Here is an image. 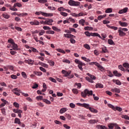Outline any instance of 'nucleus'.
I'll return each instance as SVG.
<instances>
[{"mask_svg": "<svg viewBox=\"0 0 129 129\" xmlns=\"http://www.w3.org/2000/svg\"><path fill=\"white\" fill-rule=\"evenodd\" d=\"M87 94L88 95V96L89 95H93V98L95 97V94H93V92L92 91H89L88 89H85L84 92H81V95L82 97H83L84 98L87 96Z\"/></svg>", "mask_w": 129, "mask_h": 129, "instance_id": "f257e3e1", "label": "nucleus"}, {"mask_svg": "<svg viewBox=\"0 0 129 129\" xmlns=\"http://www.w3.org/2000/svg\"><path fill=\"white\" fill-rule=\"evenodd\" d=\"M75 62L76 63V64H78V67L79 69H80L81 71H83V68H82V67L85 66L86 64L78 59H76L75 60Z\"/></svg>", "mask_w": 129, "mask_h": 129, "instance_id": "f03ea898", "label": "nucleus"}, {"mask_svg": "<svg viewBox=\"0 0 129 129\" xmlns=\"http://www.w3.org/2000/svg\"><path fill=\"white\" fill-rule=\"evenodd\" d=\"M68 5L71 7H79V6H80V2H76L73 0H70L68 2Z\"/></svg>", "mask_w": 129, "mask_h": 129, "instance_id": "7ed1b4c3", "label": "nucleus"}, {"mask_svg": "<svg viewBox=\"0 0 129 129\" xmlns=\"http://www.w3.org/2000/svg\"><path fill=\"white\" fill-rule=\"evenodd\" d=\"M35 14L37 16H40V15H42V16H43L44 17H53V14L52 13H46L41 11L36 12Z\"/></svg>", "mask_w": 129, "mask_h": 129, "instance_id": "20e7f679", "label": "nucleus"}, {"mask_svg": "<svg viewBox=\"0 0 129 129\" xmlns=\"http://www.w3.org/2000/svg\"><path fill=\"white\" fill-rule=\"evenodd\" d=\"M13 112H15V113H18V116L22 117L21 113H23V111H22V110L14 109Z\"/></svg>", "mask_w": 129, "mask_h": 129, "instance_id": "39448f33", "label": "nucleus"}, {"mask_svg": "<svg viewBox=\"0 0 129 129\" xmlns=\"http://www.w3.org/2000/svg\"><path fill=\"white\" fill-rule=\"evenodd\" d=\"M61 73L62 74H64V77H68L70 74H71V71H69L68 72L65 71V70H62L61 71Z\"/></svg>", "mask_w": 129, "mask_h": 129, "instance_id": "423d86ee", "label": "nucleus"}, {"mask_svg": "<svg viewBox=\"0 0 129 129\" xmlns=\"http://www.w3.org/2000/svg\"><path fill=\"white\" fill-rule=\"evenodd\" d=\"M78 105L82 107H85V108H87V109H89V108L90 107H89V104L86 103H78Z\"/></svg>", "mask_w": 129, "mask_h": 129, "instance_id": "0eeeda50", "label": "nucleus"}, {"mask_svg": "<svg viewBox=\"0 0 129 129\" xmlns=\"http://www.w3.org/2000/svg\"><path fill=\"white\" fill-rule=\"evenodd\" d=\"M118 33H119V36H120V37H123V36H125V33L121 31V27L119 28Z\"/></svg>", "mask_w": 129, "mask_h": 129, "instance_id": "6e6552de", "label": "nucleus"}, {"mask_svg": "<svg viewBox=\"0 0 129 129\" xmlns=\"http://www.w3.org/2000/svg\"><path fill=\"white\" fill-rule=\"evenodd\" d=\"M127 10H128V9L127 7H126L121 10H119V11L118 12V14H125V13L127 12Z\"/></svg>", "mask_w": 129, "mask_h": 129, "instance_id": "1a4fd4ad", "label": "nucleus"}, {"mask_svg": "<svg viewBox=\"0 0 129 129\" xmlns=\"http://www.w3.org/2000/svg\"><path fill=\"white\" fill-rule=\"evenodd\" d=\"M118 24L121 26V27H127L128 24L126 22H121V21H118Z\"/></svg>", "mask_w": 129, "mask_h": 129, "instance_id": "9d476101", "label": "nucleus"}, {"mask_svg": "<svg viewBox=\"0 0 129 129\" xmlns=\"http://www.w3.org/2000/svg\"><path fill=\"white\" fill-rule=\"evenodd\" d=\"M1 101H3V103H2L1 105H0V108H1V107H4V106H5V105H6V104H7V102H8L7 101V100H5L3 98L1 99Z\"/></svg>", "mask_w": 129, "mask_h": 129, "instance_id": "9b49d317", "label": "nucleus"}, {"mask_svg": "<svg viewBox=\"0 0 129 129\" xmlns=\"http://www.w3.org/2000/svg\"><path fill=\"white\" fill-rule=\"evenodd\" d=\"M111 91H112V92H115L116 93H120V89L117 88H114L113 89H112L111 90Z\"/></svg>", "mask_w": 129, "mask_h": 129, "instance_id": "f8f14e48", "label": "nucleus"}, {"mask_svg": "<svg viewBox=\"0 0 129 129\" xmlns=\"http://www.w3.org/2000/svg\"><path fill=\"white\" fill-rule=\"evenodd\" d=\"M91 36L92 37H99L100 39H102V40H103V39H102V37H101L100 35H99V34L97 33H91Z\"/></svg>", "mask_w": 129, "mask_h": 129, "instance_id": "ddd939ff", "label": "nucleus"}, {"mask_svg": "<svg viewBox=\"0 0 129 129\" xmlns=\"http://www.w3.org/2000/svg\"><path fill=\"white\" fill-rule=\"evenodd\" d=\"M98 122V120L97 119H91L89 120V123L90 124H94V123H96Z\"/></svg>", "mask_w": 129, "mask_h": 129, "instance_id": "4468645a", "label": "nucleus"}, {"mask_svg": "<svg viewBox=\"0 0 129 129\" xmlns=\"http://www.w3.org/2000/svg\"><path fill=\"white\" fill-rule=\"evenodd\" d=\"M113 74L114 75V76H116V77H120L121 76V74L119 73L117 71H114L113 72Z\"/></svg>", "mask_w": 129, "mask_h": 129, "instance_id": "2eb2a0df", "label": "nucleus"}, {"mask_svg": "<svg viewBox=\"0 0 129 129\" xmlns=\"http://www.w3.org/2000/svg\"><path fill=\"white\" fill-rule=\"evenodd\" d=\"M89 109L90 110V111H91V112H94V113H97V112H98V111L97 110L93 108V107H90L89 108Z\"/></svg>", "mask_w": 129, "mask_h": 129, "instance_id": "dca6fc26", "label": "nucleus"}, {"mask_svg": "<svg viewBox=\"0 0 129 129\" xmlns=\"http://www.w3.org/2000/svg\"><path fill=\"white\" fill-rule=\"evenodd\" d=\"M113 82L114 83H115L117 85H121V82H120V81H119L118 80H112Z\"/></svg>", "mask_w": 129, "mask_h": 129, "instance_id": "f3484780", "label": "nucleus"}, {"mask_svg": "<svg viewBox=\"0 0 129 129\" xmlns=\"http://www.w3.org/2000/svg\"><path fill=\"white\" fill-rule=\"evenodd\" d=\"M68 110L67 108H62L59 110V113L61 114L66 112V111Z\"/></svg>", "mask_w": 129, "mask_h": 129, "instance_id": "a211bd4d", "label": "nucleus"}, {"mask_svg": "<svg viewBox=\"0 0 129 129\" xmlns=\"http://www.w3.org/2000/svg\"><path fill=\"white\" fill-rule=\"evenodd\" d=\"M25 62H26V63H28V64H31V65H33L34 64V60L31 59L28 60H25Z\"/></svg>", "mask_w": 129, "mask_h": 129, "instance_id": "6ab92c4d", "label": "nucleus"}, {"mask_svg": "<svg viewBox=\"0 0 129 129\" xmlns=\"http://www.w3.org/2000/svg\"><path fill=\"white\" fill-rule=\"evenodd\" d=\"M106 26L107 27V28H110V29H112L113 30H114V31H116V30H117V27H115V26H110V25L107 24Z\"/></svg>", "mask_w": 129, "mask_h": 129, "instance_id": "aec40b11", "label": "nucleus"}, {"mask_svg": "<svg viewBox=\"0 0 129 129\" xmlns=\"http://www.w3.org/2000/svg\"><path fill=\"white\" fill-rule=\"evenodd\" d=\"M38 64H39V65H41V66L44 67L45 68H48V64H47L46 63H44L41 61H39Z\"/></svg>", "mask_w": 129, "mask_h": 129, "instance_id": "412c9836", "label": "nucleus"}, {"mask_svg": "<svg viewBox=\"0 0 129 129\" xmlns=\"http://www.w3.org/2000/svg\"><path fill=\"white\" fill-rule=\"evenodd\" d=\"M87 75H88V76H89V78L93 80H95V79H96V77L95 76L91 75L89 73H87Z\"/></svg>", "mask_w": 129, "mask_h": 129, "instance_id": "4be33fe9", "label": "nucleus"}, {"mask_svg": "<svg viewBox=\"0 0 129 129\" xmlns=\"http://www.w3.org/2000/svg\"><path fill=\"white\" fill-rule=\"evenodd\" d=\"M8 7H10V10H11V11H13V12H17L18 11V9L14 7H12V6H11V5H8Z\"/></svg>", "mask_w": 129, "mask_h": 129, "instance_id": "5701e85b", "label": "nucleus"}, {"mask_svg": "<svg viewBox=\"0 0 129 129\" xmlns=\"http://www.w3.org/2000/svg\"><path fill=\"white\" fill-rule=\"evenodd\" d=\"M96 88H103V85L101 83H98L96 85Z\"/></svg>", "mask_w": 129, "mask_h": 129, "instance_id": "b1692460", "label": "nucleus"}, {"mask_svg": "<svg viewBox=\"0 0 129 129\" xmlns=\"http://www.w3.org/2000/svg\"><path fill=\"white\" fill-rule=\"evenodd\" d=\"M97 127L98 129H107V127H106L105 126H103L102 125H97Z\"/></svg>", "mask_w": 129, "mask_h": 129, "instance_id": "393cba45", "label": "nucleus"}, {"mask_svg": "<svg viewBox=\"0 0 129 129\" xmlns=\"http://www.w3.org/2000/svg\"><path fill=\"white\" fill-rule=\"evenodd\" d=\"M115 125H116V124L110 123L108 125V126L109 128L112 129L114 128V126H115Z\"/></svg>", "mask_w": 129, "mask_h": 129, "instance_id": "a878e982", "label": "nucleus"}, {"mask_svg": "<svg viewBox=\"0 0 129 129\" xmlns=\"http://www.w3.org/2000/svg\"><path fill=\"white\" fill-rule=\"evenodd\" d=\"M13 7L14 8H17V7H18V8H22V4L19 3H17L14 5Z\"/></svg>", "mask_w": 129, "mask_h": 129, "instance_id": "bb28decb", "label": "nucleus"}, {"mask_svg": "<svg viewBox=\"0 0 129 129\" xmlns=\"http://www.w3.org/2000/svg\"><path fill=\"white\" fill-rule=\"evenodd\" d=\"M84 30L85 31H92V30H93V28L89 26H86L84 28Z\"/></svg>", "mask_w": 129, "mask_h": 129, "instance_id": "cd10ccee", "label": "nucleus"}, {"mask_svg": "<svg viewBox=\"0 0 129 129\" xmlns=\"http://www.w3.org/2000/svg\"><path fill=\"white\" fill-rule=\"evenodd\" d=\"M17 16L18 17H26V16H28L27 13H21V14H17Z\"/></svg>", "mask_w": 129, "mask_h": 129, "instance_id": "c85d7f7f", "label": "nucleus"}, {"mask_svg": "<svg viewBox=\"0 0 129 129\" xmlns=\"http://www.w3.org/2000/svg\"><path fill=\"white\" fill-rule=\"evenodd\" d=\"M3 18H4L5 19H10V15H9V14H7V13H4L2 15Z\"/></svg>", "mask_w": 129, "mask_h": 129, "instance_id": "c756f323", "label": "nucleus"}, {"mask_svg": "<svg viewBox=\"0 0 129 129\" xmlns=\"http://www.w3.org/2000/svg\"><path fill=\"white\" fill-rule=\"evenodd\" d=\"M79 23L80 25H82V26H84V24H85V20L84 19H81L79 20Z\"/></svg>", "mask_w": 129, "mask_h": 129, "instance_id": "7c9ffc66", "label": "nucleus"}, {"mask_svg": "<svg viewBox=\"0 0 129 129\" xmlns=\"http://www.w3.org/2000/svg\"><path fill=\"white\" fill-rule=\"evenodd\" d=\"M21 75H22V77H23L24 78V79H27L28 76H27V74H26L25 73V72H22L21 73Z\"/></svg>", "mask_w": 129, "mask_h": 129, "instance_id": "2f4dec72", "label": "nucleus"}, {"mask_svg": "<svg viewBox=\"0 0 129 129\" xmlns=\"http://www.w3.org/2000/svg\"><path fill=\"white\" fill-rule=\"evenodd\" d=\"M33 73L34 74H35V75H37V76H42V74H43L41 72H34Z\"/></svg>", "mask_w": 129, "mask_h": 129, "instance_id": "473e14b6", "label": "nucleus"}, {"mask_svg": "<svg viewBox=\"0 0 129 129\" xmlns=\"http://www.w3.org/2000/svg\"><path fill=\"white\" fill-rule=\"evenodd\" d=\"M105 13H106V14H108L109 13H112V9H111V8L107 9L105 10Z\"/></svg>", "mask_w": 129, "mask_h": 129, "instance_id": "72a5a7b5", "label": "nucleus"}, {"mask_svg": "<svg viewBox=\"0 0 129 129\" xmlns=\"http://www.w3.org/2000/svg\"><path fill=\"white\" fill-rule=\"evenodd\" d=\"M13 47V50H15V51H17L18 50V44H15L14 42V44H12Z\"/></svg>", "mask_w": 129, "mask_h": 129, "instance_id": "f704fd0d", "label": "nucleus"}, {"mask_svg": "<svg viewBox=\"0 0 129 129\" xmlns=\"http://www.w3.org/2000/svg\"><path fill=\"white\" fill-rule=\"evenodd\" d=\"M108 44H109V45H115V43L113 42V40H112V39L108 40Z\"/></svg>", "mask_w": 129, "mask_h": 129, "instance_id": "c9c22d12", "label": "nucleus"}, {"mask_svg": "<svg viewBox=\"0 0 129 129\" xmlns=\"http://www.w3.org/2000/svg\"><path fill=\"white\" fill-rule=\"evenodd\" d=\"M49 80H50V81H51V82H53L54 83H57V81H56V79L52 78V77H49L48 78Z\"/></svg>", "mask_w": 129, "mask_h": 129, "instance_id": "e433bc0d", "label": "nucleus"}, {"mask_svg": "<svg viewBox=\"0 0 129 129\" xmlns=\"http://www.w3.org/2000/svg\"><path fill=\"white\" fill-rule=\"evenodd\" d=\"M121 117L122 118H124V119H127V120H129V116H127V115H122Z\"/></svg>", "mask_w": 129, "mask_h": 129, "instance_id": "4c0bfd02", "label": "nucleus"}, {"mask_svg": "<svg viewBox=\"0 0 129 129\" xmlns=\"http://www.w3.org/2000/svg\"><path fill=\"white\" fill-rule=\"evenodd\" d=\"M52 30H53V31H56V32H60L61 31L60 29H58L57 27L55 26H52Z\"/></svg>", "mask_w": 129, "mask_h": 129, "instance_id": "58836bf2", "label": "nucleus"}, {"mask_svg": "<svg viewBox=\"0 0 129 129\" xmlns=\"http://www.w3.org/2000/svg\"><path fill=\"white\" fill-rule=\"evenodd\" d=\"M48 63H49L50 66H54V65H55V62L51 60H49Z\"/></svg>", "mask_w": 129, "mask_h": 129, "instance_id": "ea45409f", "label": "nucleus"}, {"mask_svg": "<svg viewBox=\"0 0 129 129\" xmlns=\"http://www.w3.org/2000/svg\"><path fill=\"white\" fill-rule=\"evenodd\" d=\"M46 34H51V35H54L55 34V31L52 30H48L46 31Z\"/></svg>", "mask_w": 129, "mask_h": 129, "instance_id": "a19ab883", "label": "nucleus"}, {"mask_svg": "<svg viewBox=\"0 0 129 129\" xmlns=\"http://www.w3.org/2000/svg\"><path fill=\"white\" fill-rule=\"evenodd\" d=\"M15 122L18 123V124H21V120L18 118H16L15 119Z\"/></svg>", "mask_w": 129, "mask_h": 129, "instance_id": "79ce46f5", "label": "nucleus"}, {"mask_svg": "<svg viewBox=\"0 0 129 129\" xmlns=\"http://www.w3.org/2000/svg\"><path fill=\"white\" fill-rule=\"evenodd\" d=\"M106 15H100L98 17V20L99 21H101V19H103V18H105Z\"/></svg>", "mask_w": 129, "mask_h": 129, "instance_id": "37998d69", "label": "nucleus"}, {"mask_svg": "<svg viewBox=\"0 0 129 129\" xmlns=\"http://www.w3.org/2000/svg\"><path fill=\"white\" fill-rule=\"evenodd\" d=\"M102 52L104 53H107V49H106V47H103L102 48Z\"/></svg>", "mask_w": 129, "mask_h": 129, "instance_id": "c03bdc74", "label": "nucleus"}, {"mask_svg": "<svg viewBox=\"0 0 129 129\" xmlns=\"http://www.w3.org/2000/svg\"><path fill=\"white\" fill-rule=\"evenodd\" d=\"M86 78L87 81H88V82H90L91 83H93L94 81H93V80H92V79H90V78L88 77H87Z\"/></svg>", "mask_w": 129, "mask_h": 129, "instance_id": "a18cd8bd", "label": "nucleus"}, {"mask_svg": "<svg viewBox=\"0 0 129 129\" xmlns=\"http://www.w3.org/2000/svg\"><path fill=\"white\" fill-rule=\"evenodd\" d=\"M108 107H110V108H112L113 110H115V107L114 106L112 105L111 104H108Z\"/></svg>", "mask_w": 129, "mask_h": 129, "instance_id": "49530a36", "label": "nucleus"}, {"mask_svg": "<svg viewBox=\"0 0 129 129\" xmlns=\"http://www.w3.org/2000/svg\"><path fill=\"white\" fill-rule=\"evenodd\" d=\"M43 101L46 103V104H51V102L48 99H43Z\"/></svg>", "mask_w": 129, "mask_h": 129, "instance_id": "de8ad7c7", "label": "nucleus"}, {"mask_svg": "<svg viewBox=\"0 0 129 129\" xmlns=\"http://www.w3.org/2000/svg\"><path fill=\"white\" fill-rule=\"evenodd\" d=\"M60 14L61 15V16H63V17H67V16H68V14L64 12H60Z\"/></svg>", "mask_w": 129, "mask_h": 129, "instance_id": "09e8293b", "label": "nucleus"}, {"mask_svg": "<svg viewBox=\"0 0 129 129\" xmlns=\"http://www.w3.org/2000/svg\"><path fill=\"white\" fill-rule=\"evenodd\" d=\"M84 47L86 49H87V50H90V46L89 44H85L84 45Z\"/></svg>", "mask_w": 129, "mask_h": 129, "instance_id": "8fccbe9b", "label": "nucleus"}, {"mask_svg": "<svg viewBox=\"0 0 129 129\" xmlns=\"http://www.w3.org/2000/svg\"><path fill=\"white\" fill-rule=\"evenodd\" d=\"M38 3H40V4H46L47 3V0H38Z\"/></svg>", "mask_w": 129, "mask_h": 129, "instance_id": "3c124183", "label": "nucleus"}, {"mask_svg": "<svg viewBox=\"0 0 129 129\" xmlns=\"http://www.w3.org/2000/svg\"><path fill=\"white\" fill-rule=\"evenodd\" d=\"M82 60L86 61V62H90V59H87L86 57H85L84 56H82Z\"/></svg>", "mask_w": 129, "mask_h": 129, "instance_id": "603ef678", "label": "nucleus"}, {"mask_svg": "<svg viewBox=\"0 0 129 129\" xmlns=\"http://www.w3.org/2000/svg\"><path fill=\"white\" fill-rule=\"evenodd\" d=\"M85 35L87 36V37H90L91 36V33H90L89 31L85 32Z\"/></svg>", "mask_w": 129, "mask_h": 129, "instance_id": "864d4df0", "label": "nucleus"}, {"mask_svg": "<svg viewBox=\"0 0 129 129\" xmlns=\"http://www.w3.org/2000/svg\"><path fill=\"white\" fill-rule=\"evenodd\" d=\"M72 91L74 94H78V90L77 89H73Z\"/></svg>", "mask_w": 129, "mask_h": 129, "instance_id": "5fc2aeb1", "label": "nucleus"}, {"mask_svg": "<svg viewBox=\"0 0 129 129\" xmlns=\"http://www.w3.org/2000/svg\"><path fill=\"white\" fill-rule=\"evenodd\" d=\"M69 30H70L71 34V33H72V32H73L74 33H77V31H76V29L70 28L69 29Z\"/></svg>", "mask_w": 129, "mask_h": 129, "instance_id": "6e6d98bb", "label": "nucleus"}, {"mask_svg": "<svg viewBox=\"0 0 129 129\" xmlns=\"http://www.w3.org/2000/svg\"><path fill=\"white\" fill-rule=\"evenodd\" d=\"M8 43H10V44H15V42H14V40H13L12 38H10L9 40H8Z\"/></svg>", "mask_w": 129, "mask_h": 129, "instance_id": "4d7b16f0", "label": "nucleus"}, {"mask_svg": "<svg viewBox=\"0 0 129 129\" xmlns=\"http://www.w3.org/2000/svg\"><path fill=\"white\" fill-rule=\"evenodd\" d=\"M13 105L15 106V107H16L17 108H19V107H20V104H19V103L17 102H14L13 103Z\"/></svg>", "mask_w": 129, "mask_h": 129, "instance_id": "13d9d810", "label": "nucleus"}, {"mask_svg": "<svg viewBox=\"0 0 129 129\" xmlns=\"http://www.w3.org/2000/svg\"><path fill=\"white\" fill-rule=\"evenodd\" d=\"M118 69L121 70V71H124V72L125 71V70H124V68H123L122 67V66H121V65L118 66Z\"/></svg>", "mask_w": 129, "mask_h": 129, "instance_id": "bf43d9fd", "label": "nucleus"}, {"mask_svg": "<svg viewBox=\"0 0 129 129\" xmlns=\"http://www.w3.org/2000/svg\"><path fill=\"white\" fill-rule=\"evenodd\" d=\"M108 76L109 77H113V74H112V73H111V72L108 71Z\"/></svg>", "mask_w": 129, "mask_h": 129, "instance_id": "052dcab7", "label": "nucleus"}, {"mask_svg": "<svg viewBox=\"0 0 129 129\" xmlns=\"http://www.w3.org/2000/svg\"><path fill=\"white\" fill-rule=\"evenodd\" d=\"M36 99H37V100H43V96H38L36 97Z\"/></svg>", "mask_w": 129, "mask_h": 129, "instance_id": "680f3d73", "label": "nucleus"}, {"mask_svg": "<svg viewBox=\"0 0 129 129\" xmlns=\"http://www.w3.org/2000/svg\"><path fill=\"white\" fill-rule=\"evenodd\" d=\"M122 65H123V67H124L125 68H129L128 63H123Z\"/></svg>", "mask_w": 129, "mask_h": 129, "instance_id": "e2e57ef3", "label": "nucleus"}, {"mask_svg": "<svg viewBox=\"0 0 129 129\" xmlns=\"http://www.w3.org/2000/svg\"><path fill=\"white\" fill-rule=\"evenodd\" d=\"M2 110V113L4 114V115H6L7 114L6 113V109L5 108H3L1 109Z\"/></svg>", "mask_w": 129, "mask_h": 129, "instance_id": "0e129e2a", "label": "nucleus"}, {"mask_svg": "<svg viewBox=\"0 0 129 129\" xmlns=\"http://www.w3.org/2000/svg\"><path fill=\"white\" fill-rule=\"evenodd\" d=\"M39 69L40 70H41V71H42V72H44V73H46V69H45L44 68L42 67H39Z\"/></svg>", "mask_w": 129, "mask_h": 129, "instance_id": "69168bd1", "label": "nucleus"}, {"mask_svg": "<svg viewBox=\"0 0 129 129\" xmlns=\"http://www.w3.org/2000/svg\"><path fill=\"white\" fill-rule=\"evenodd\" d=\"M43 30H51V28H50L49 26H43Z\"/></svg>", "mask_w": 129, "mask_h": 129, "instance_id": "338daca9", "label": "nucleus"}, {"mask_svg": "<svg viewBox=\"0 0 129 129\" xmlns=\"http://www.w3.org/2000/svg\"><path fill=\"white\" fill-rule=\"evenodd\" d=\"M115 110H117L118 111H121L122 110V109L119 107H116L115 108Z\"/></svg>", "mask_w": 129, "mask_h": 129, "instance_id": "774afa93", "label": "nucleus"}]
</instances>
